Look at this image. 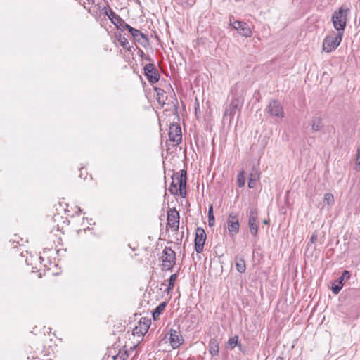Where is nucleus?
I'll return each mask as SVG.
<instances>
[{
	"mask_svg": "<svg viewBox=\"0 0 360 360\" xmlns=\"http://www.w3.org/2000/svg\"><path fill=\"white\" fill-rule=\"evenodd\" d=\"M172 181L170 184L169 191L172 195H177L185 198L187 196L186 192V180L187 172L186 169H181L180 174L179 172L174 173L172 175Z\"/></svg>",
	"mask_w": 360,
	"mask_h": 360,
	"instance_id": "obj_1",
	"label": "nucleus"
},
{
	"mask_svg": "<svg viewBox=\"0 0 360 360\" xmlns=\"http://www.w3.org/2000/svg\"><path fill=\"white\" fill-rule=\"evenodd\" d=\"M243 104V98L242 97L238 95H232L230 103L225 107L223 120L229 117L231 122L237 112L240 113Z\"/></svg>",
	"mask_w": 360,
	"mask_h": 360,
	"instance_id": "obj_2",
	"label": "nucleus"
},
{
	"mask_svg": "<svg viewBox=\"0 0 360 360\" xmlns=\"http://www.w3.org/2000/svg\"><path fill=\"white\" fill-rule=\"evenodd\" d=\"M349 13V10L348 8H344L342 6L333 14L332 22L338 32L344 33Z\"/></svg>",
	"mask_w": 360,
	"mask_h": 360,
	"instance_id": "obj_3",
	"label": "nucleus"
},
{
	"mask_svg": "<svg viewBox=\"0 0 360 360\" xmlns=\"http://www.w3.org/2000/svg\"><path fill=\"white\" fill-rule=\"evenodd\" d=\"M162 270H171L176 262V253L169 247H165L162 252Z\"/></svg>",
	"mask_w": 360,
	"mask_h": 360,
	"instance_id": "obj_4",
	"label": "nucleus"
},
{
	"mask_svg": "<svg viewBox=\"0 0 360 360\" xmlns=\"http://www.w3.org/2000/svg\"><path fill=\"white\" fill-rule=\"evenodd\" d=\"M343 34L338 32L335 37L328 36L323 42V49L326 52H330L335 50L340 44Z\"/></svg>",
	"mask_w": 360,
	"mask_h": 360,
	"instance_id": "obj_5",
	"label": "nucleus"
},
{
	"mask_svg": "<svg viewBox=\"0 0 360 360\" xmlns=\"http://www.w3.org/2000/svg\"><path fill=\"white\" fill-rule=\"evenodd\" d=\"M258 219V212L256 207H251L248 212V226L251 234L253 236H257L258 233V224L257 223Z\"/></svg>",
	"mask_w": 360,
	"mask_h": 360,
	"instance_id": "obj_6",
	"label": "nucleus"
},
{
	"mask_svg": "<svg viewBox=\"0 0 360 360\" xmlns=\"http://www.w3.org/2000/svg\"><path fill=\"white\" fill-rule=\"evenodd\" d=\"M144 75L150 84H155L160 79V74L153 63H148L144 66Z\"/></svg>",
	"mask_w": 360,
	"mask_h": 360,
	"instance_id": "obj_7",
	"label": "nucleus"
},
{
	"mask_svg": "<svg viewBox=\"0 0 360 360\" xmlns=\"http://www.w3.org/2000/svg\"><path fill=\"white\" fill-rule=\"evenodd\" d=\"M206 237L205 231L202 228L198 227L195 229L194 248L197 253H201L202 252Z\"/></svg>",
	"mask_w": 360,
	"mask_h": 360,
	"instance_id": "obj_8",
	"label": "nucleus"
},
{
	"mask_svg": "<svg viewBox=\"0 0 360 360\" xmlns=\"http://www.w3.org/2000/svg\"><path fill=\"white\" fill-rule=\"evenodd\" d=\"M109 8V13L108 12L107 7H104L105 14L108 16L111 22L117 28L122 29V27L126 29V25H129L120 15L116 14L111 8Z\"/></svg>",
	"mask_w": 360,
	"mask_h": 360,
	"instance_id": "obj_9",
	"label": "nucleus"
},
{
	"mask_svg": "<svg viewBox=\"0 0 360 360\" xmlns=\"http://www.w3.org/2000/svg\"><path fill=\"white\" fill-rule=\"evenodd\" d=\"M231 25L233 29L236 30L239 34L245 37H250L252 35V30L249 25L243 21L234 20L231 21Z\"/></svg>",
	"mask_w": 360,
	"mask_h": 360,
	"instance_id": "obj_10",
	"label": "nucleus"
},
{
	"mask_svg": "<svg viewBox=\"0 0 360 360\" xmlns=\"http://www.w3.org/2000/svg\"><path fill=\"white\" fill-rule=\"evenodd\" d=\"M150 326V320L145 317L141 318L138 326L133 329V335L143 336L148 330Z\"/></svg>",
	"mask_w": 360,
	"mask_h": 360,
	"instance_id": "obj_11",
	"label": "nucleus"
},
{
	"mask_svg": "<svg viewBox=\"0 0 360 360\" xmlns=\"http://www.w3.org/2000/svg\"><path fill=\"white\" fill-rule=\"evenodd\" d=\"M167 225L175 231L179 229V214L175 208L169 209L167 212Z\"/></svg>",
	"mask_w": 360,
	"mask_h": 360,
	"instance_id": "obj_12",
	"label": "nucleus"
},
{
	"mask_svg": "<svg viewBox=\"0 0 360 360\" xmlns=\"http://www.w3.org/2000/svg\"><path fill=\"white\" fill-rule=\"evenodd\" d=\"M169 342L173 349L178 348L184 342L183 337L179 330L170 329Z\"/></svg>",
	"mask_w": 360,
	"mask_h": 360,
	"instance_id": "obj_13",
	"label": "nucleus"
},
{
	"mask_svg": "<svg viewBox=\"0 0 360 360\" xmlns=\"http://www.w3.org/2000/svg\"><path fill=\"white\" fill-rule=\"evenodd\" d=\"M169 140L179 144L182 140V134L181 127L178 124H172L169 127Z\"/></svg>",
	"mask_w": 360,
	"mask_h": 360,
	"instance_id": "obj_14",
	"label": "nucleus"
},
{
	"mask_svg": "<svg viewBox=\"0 0 360 360\" xmlns=\"http://www.w3.org/2000/svg\"><path fill=\"white\" fill-rule=\"evenodd\" d=\"M268 112L272 116L283 117L284 115L283 109L280 103L277 101H271L268 107Z\"/></svg>",
	"mask_w": 360,
	"mask_h": 360,
	"instance_id": "obj_15",
	"label": "nucleus"
},
{
	"mask_svg": "<svg viewBox=\"0 0 360 360\" xmlns=\"http://www.w3.org/2000/svg\"><path fill=\"white\" fill-rule=\"evenodd\" d=\"M126 29L130 32L134 39L141 45L148 43V38L146 34L140 30L132 27L130 25H126Z\"/></svg>",
	"mask_w": 360,
	"mask_h": 360,
	"instance_id": "obj_16",
	"label": "nucleus"
},
{
	"mask_svg": "<svg viewBox=\"0 0 360 360\" xmlns=\"http://www.w3.org/2000/svg\"><path fill=\"white\" fill-rule=\"evenodd\" d=\"M228 229L231 233H237L239 231V221L237 216L233 213H230L228 218Z\"/></svg>",
	"mask_w": 360,
	"mask_h": 360,
	"instance_id": "obj_17",
	"label": "nucleus"
},
{
	"mask_svg": "<svg viewBox=\"0 0 360 360\" xmlns=\"http://www.w3.org/2000/svg\"><path fill=\"white\" fill-rule=\"evenodd\" d=\"M209 352L212 356H217L219 352V346L215 338L210 340L209 342Z\"/></svg>",
	"mask_w": 360,
	"mask_h": 360,
	"instance_id": "obj_18",
	"label": "nucleus"
},
{
	"mask_svg": "<svg viewBox=\"0 0 360 360\" xmlns=\"http://www.w3.org/2000/svg\"><path fill=\"white\" fill-rule=\"evenodd\" d=\"M167 306V303L165 302H162L157 306L154 311H153V318L154 320H157L160 315L162 313Z\"/></svg>",
	"mask_w": 360,
	"mask_h": 360,
	"instance_id": "obj_19",
	"label": "nucleus"
},
{
	"mask_svg": "<svg viewBox=\"0 0 360 360\" xmlns=\"http://www.w3.org/2000/svg\"><path fill=\"white\" fill-rule=\"evenodd\" d=\"M236 266L239 273H244L246 269L245 262L243 257H236Z\"/></svg>",
	"mask_w": 360,
	"mask_h": 360,
	"instance_id": "obj_20",
	"label": "nucleus"
},
{
	"mask_svg": "<svg viewBox=\"0 0 360 360\" xmlns=\"http://www.w3.org/2000/svg\"><path fill=\"white\" fill-rule=\"evenodd\" d=\"M322 125V120L320 117H314L312 119L311 123V129L313 131H318L321 129Z\"/></svg>",
	"mask_w": 360,
	"mask_h": 360,
	"instance_id": "obj_21",
	"label": "nucleus"
},
{
	"mask_svg": "<svg viewBox=\"0 0 360 360\" xmlns=\"http://www.w3.org/2000/svg\"><path fill=\"white\" fill-rule=\"evenodd\" d=\"M155 91L157 93V101L159 104H160L162 106L164 105L165 103V100L163 98L164 97V90L160 88H155Z\"/></svg>",
	"mask_w": 360,
	"mask_h": 360,
	"instance_id": "obj_22",
	"label": "nucleus"
},
{
	"mask_svg": "<svg viewBox=\"0 0 360 360\" xmlns=\"http://www.w3.org/2000/svg\"><path fill=\"white\" fill-rule=\"evenodd\" d=\"M238 340L239 338L238 335H235L229 339L228 344L231 349H233L236 346L241 347V344L238 342Z\"/></svg>",
	"mask_w": 360,
	"mask_h": 360,
	"instance_id": "obj_23",
	"label": "nucleus"
},
{
	"mask_svg": "<svg viewBox=\"0 0 360 360\" xmlns=\"http://www.w3.org/2000/svg\"><path fill=\"white\" fill-rule=\"evenodd\" d=\"M259 179V175L255 173L252 174L251 173L248 179V187L250 188H253L256 186V182L257 179Z\"/></svg>",
	"mask_w": 360,
	"mask_h": 360,
	"instance_id": "obj_24",
	"label": "nucleus"
},
{
	"mask_svg": "<svg viewBox=\"0 0 360 360\" xmlns=\"http://www.w3.org/2000/svg\"><path fill=\"white\" fill-rule=\"evenodd\" d=\"M129 357L128 352L127 351H119V352L115 355L112 356L113 360H127Z\"/></svg>",
	"mask_w": 360,
	"mask_h": 360,
	"instance_id": "obj_25",
	"label": "nucleus"
},
{
	"mask_svg": "<svg viewBox=\"0 0 360 360\" xmlns=\"http://www.w3.org/2000/svg\"><path fill=\"white\" fill-rule=\"evenodd\" d=\"M120 45L124 48L127 49L128 51H131V46L127 39L125 37H122L121 34H120V37L118 39Z\"/></svg>",
	"mask_w": 360,
	"mask_h": 360,
	"instance_id": "obj_26",
	"label": "nucleus"
},
{
	"mask_svg": "<svg viewBox=\"0 0 360 360\" xmlns=\"http://www.w3.org/2000/svg\"><path fill=\"white\" fill-rule=\"evenodd\" d=\"M245 182V176L244 171H241L237 176V184L238 187L242 188L244 186Z\"/></svg>",
	"mask_w": 360,
	"mask_h": 360,
	"instance_id": "obj_27",
	"label": "nucleus"
},
{
	"mask_svg": "<svg viewBox=\"0 0 360 360\" xmlns=\"http://www.w3.org/2000/svg\"><path fill=\"white\" fill-rule=\"evenodd\" d=\"M323 202L329 206H332L335 202L333 195L330 193L325 194Z\"/></svg>",
	"mask_w": 360,
	"mask_h": 360,
	"instance_id": "obj_28",
	"label": "nucleus"
},
{
	"mask_svg": "<svg viewBox=\"0 0 360 360\" xmlns=\"http://www.w3.org/2000/svg\"><path fill=\"white\" fill-rule=\"evenodd\" d=\"M349 278H350L349 272L347 270H345L342 273V275L338 278V279L337 281H335V282L340 283H343V281L345 280H348Z\"/></svg>",
	"mask_w": 360,
	"mask_h": 360,
	"instance_id": "obj_29",
	"label": "nucleus"
},
{
	"mask_svg": "<svg viewBox=\"0 0 360 360\" xmlns=\"http://www.w3.org/2000/svg\"><path fill=\"white\" fill-rule=\"evenodd\" d=\"M177 278V274H172L169 278V283H168V286H167V290H170L172 289H173L174 286V282L176 280Z\"/></svg>",
	"mask_w": 360,
	"mask_h": 360,
	"instance_id": "obj_30",
	"label": "nucleus"
},
{
	"mask_svg": "<svg viewBox=\"0 0 360 360\" xmlns=\"http://www.w3.org/2000/svg\"><path fill=\"white\" fill-rule=\"evenodd\" d=\"M342 287H343V283H338L336 284L334 283L332 285L331 290L333 294L338 295L340 292V291L341 290V289L342 288Z\"/></svg>",
	"mask_w": 360,
	"mask_h": 360,
	"instance_id": "obj_31",
	"label": "nucleus"
},
{
	"mask_svg": "<svg viewBox=\"0 0 360 360\" xmlns=\"http://www.w3.org/2000/svg\"><path fill=\"white\" fill-rule=\"evenodd\" d=\"M212 205H210L209 210H208V222L209 226H212L214 222V217L213 214V210H212Z\"/></svg>",
	"mask_w": 360,
	"mask_h": 360,
	"instance_id": "obj_32",
	"label": "nucleus"
},
{
	"mask_svg": "<svg viewBox=\"0 0 360 360\" xmlns=\"http://www.w3.org/2000/svg\"><path fill=\"white\" fill-rule=\"evenodd\" d=\"M356 170L360 171V148L357 150V156L356 159Z\"/></svg>",
	"mask_w": 360,
	"mask_h": 360,
	"instance_id": "obj_33",
	"label": "nucleus"
},
{
	"mask_svg": "<svg viewBox=\"0 0 360 360\" xmlns=\"http://www.w3.org/2000/svg\"><path fill=\"white\" fill-rule=\"evenodd\" d=\"M317 237H318L317 231H314L312 233V235L311 236L310 240H309L307 245L309 246V245L314 243L316 242V240H317Z\"/></svg>",
	"mask_w": 360,
	"mask_h": 360,
	"instance_id": "obj_34",
	"label": "nucleus"
},
{
	"mask_svg": "<svg viewBox=\"0 0 360 360\" xmlns=\"http://www.w3.org/2000/svg\"><path fill=\"white\" fill-rule=\"evenodd\" d=\"M195 2V0H187V3L189 4V5H193Z\"/></svg>",
	"mask_w": 360,
	"mask_h": 360,
	"instance_id": "obj_35",
	"label": "nucleus"
},
{
	"mask_svg": "<svg viewBox=\"0 0 360 360\" xmlns=\"http://www.w3.org/2000/svg\"><path fill=\"white\" fill-rule=\"evenodd\" d=\"M263 223L266 225H268L269 224V219H264L263 221Z\"/></svg>",
	"mask_w": 360,
	"mask_h": 360,
	"instance_id": "obj_36",
	"label": "nucleus"
},
{
	"mask_svg": "<svg viewBox=\"0 0 360 360\" xmlns=\"http://www.w3.org/2000/svg\"><path fill=\"white\" fill-rule=\"evenodd\" d=\"M89 4H94L95 3V0H87Z\"/></svg>",
	"mask_w": 360,
	"mask_h": 360,
	"instance_id": "obj_37",
	"label": "nucleus"
},
{
	"mask_svg": "<svg viewBox=\"0 0 360 360\" xmlns=\"http://www.w3.org/2000/svg\"><path fill=\"white\" fill-rule=\"evenodd\" d=\"M240 351H241L242 352H244V349L243 348V347L241 346V347H238Z\"/></svg>",
	"mask_w": 360,
	"mask_h": 360,
	"instance_id": "obj_38",
	"label": "nucleus"
},
{
	"mask_svg": "<svg viewBox=\"0 0 360 360\" xmlns=\"http://www.w3.org/2000/svg\"><path fill=\"white\" fill-rule=\"evenodd\" d=\"M276 360H285L283 357H278Z\"/></svg>",
	"mask_w": 360,
	"mask_h": 360,
	"instance_id": "obj_39",
	"label": "nucleus"
}]
</instances>
